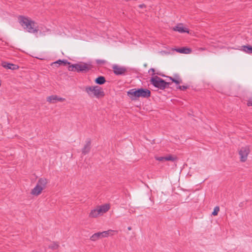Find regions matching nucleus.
I'll list each match as a JSON object with an SVG mask.
<instances>
[{
  "label": "nucleus",
  "instance_id": "obj_10",
  "mask_svg": "<svg viewBox=\"0 0 252 252\" xmlns=\"http://www.w3.org/2000/svg\"><path fill=\"white\" fill-rule=\"evenodd\" d=\"M171 51H176L179 53L188 54L191 53V49L189 48L183 47L178 48H172Z\"/></svg>",
  "mask_w": 252,
  "mask_h": 252
},
{
  "label": "nucleus",
  "instance_id": "obj_33",
  "mask_svg": "<svg viewBox=\"0 0 252 252\" xmlns=\"http://www.w3.org/2000/svg\"><path fill=\"white\" fill-rule=\"evenodd\" d=\"M128 230H131V227L130 226L128 227Z\"/></svg>",
  "mask_w": 252,
  "mask_h": 252
},
{
  "label": "nucleus",
  "instance_id": "obj_4",
  "mask_svg": "<svg viewBox=\"0 0 252 252\" xmlns=\"http://www.w3.org/2000/svg\"><path fill=\"white\" fill-rule=\"evenodd\" d=\"M150 82L154 87L162 90L167 88L171 84L170 82H166L158 76L152 77L150 80Z\"/></svg>",
  "mask_w": 252,
  "mask_h": 252
},
{
  "label": "nucleus",
  "instance_id": "obj_13",
  "mask_svg": "<svg viewBox=\"0 0 252 252\" xmlns=\"http://www.w3.org/2000/svg\"><path fill=\"white\" fill-rule=\"evenodd\" d=\"M174 77L168 76L167 77L172 81V82L175 83L176 84H180L182 83V80L180 78V76L178 74H174Z\"/></svg>",
  "mask_w": 252,
  "mask_h": 252
},
{
  "label": "nucleus",
  "instance_id": "obj_19",
  "mask_svg": "<svg viewBox=\"0 0 252 252\" xmlns=\"http://www.w3.org/2000/svg\"><path fill=\"white\" fill-rule=\"evenodd\" d=\"M101 238H103L101 232H98L94 234L91 237L90 239L93 241H95Z\"/></svg>",
  "mask_w": 252,
  "mask_h": 252
},
{
  "label": "nucleus",
  "instance_id": "obj_27",
  "mask_svg": "<svg viewBox=\"0 0 252 252\" xmlns=\"http://www.w3.org/2000/svg\"><path fill=\"white\" fill-rule=\"evenodd\" d=\"M189 88V86H179L177 87V89H179L182 91H185Z\"/></svg>",
  "mask_w": 252,
  "mask_h": 252
},
{
  "label": "nucleus",
  "instance_id": "obj_35",
  "mask_svg": "<svg viewBox=\"0 0 252 252\" xmlns=\"http://www.w3.org/2000/svg\"><path fill=\"white\" fill-rule=\"evenodd\" d=\"M2 63H8V62H3Z\"/></svg>",
  "mask_w": 252,
  "mask_h": 252
},
{
  "label": "nucleus",
  "instance_id": "obj_1",
  "mask_svg": "<svg viewBox=\"0 0 252 252\" xmlns=\"http://www.w3.org/2000/svg\"><path fill=\"white\" fill-rule=\"evenodd\" d=\"M18 20L20 25L28 32L34 33L39 31L37 24L29 18L20 16L18 18Z\"/></svg>",
  "mask_w": 252,
  "mask_h": 252
},
{
  "label": "nucleus",
  "instance_id": "obj_28",
  "mask_svg": "<svg viewBox=\"0 0 252 252\" xmlns=\"http://www.w3.org/2000/svg\"><path fill=\"white\" fill-rule=\"evenodd\" d=\"M156 159L160 161H164L165 160V157H156Z\"/></svg>",
  "mask_w": 252,
  "mask_h": 252
},
{
  "label": "nucleus",
  "instance_id": "obj_23",
  "mask_svg": "<svg viewBox=\"0 0 252 252\" xmlns=\"http://www.w3.org/2000/svg\"><path fill=\"white\" fill-rule=\"evenodd\" d=\"M176 159V158L174 157L171 155H169L167 156H165V161H174Z\"/></svg>",
  "mask_w": 252,
  "mask_h": 252
},
{
  "label": "nucleus",
  "instance_id": "obj_11",
  "mask_svg": "<svg viewBox=\"0 0 252 252\" xmlns=\"http://www.w3.org/2000/svg\"><path fill=\"white\" fill-rule=\"evenodd\" d=\"M173 30L180 33L189 32L188 29L184 28L182 24H179L174 27Z\"/></svg>",
  "mask_w": 252,
  "mask_h": 252
},
{
  "label": "nucleus",
  "instance_id": "obj_17",
  "mask_svg": "<svg viewBox=\"0 0 252 252\" xmlns=\"http://www.w3.org/2000/svg\"><path fill=\"white\" fill-rule=\"evenodd\" d=\"M117 232L118 231L116 230H113L110 229L107 231H104L101 232L102 237L103 238V237H108L109 235L112 236L114 235V233H117Z\"/></svg>",
  "mask_w": 252,
  "mask_h": 252
},
{
  "label": "nucleus",
  "instance_id": "obj_6",
  "mask_svg": "<svg viewBox=\"0 0 252 252\" xmlns=\"http://www.w3.org/2000/svg\"><path fill=\"white\" fill-rule=\"evenodd\" d=\"M113 72L116 75H125L127 72V68L117 64L113 66Z\"/></svg>",
  "mask_w": 252,
  "mask_h": 252
},
{
  "label": "nucleus",
  "instance_id": "obj_15",
  "mask_svg": "<svg viewBox=\"0 0 252 252\" xmlns=\"http://www.w3.org/2000/svg\"><path fill=\"white\" fill-rule=\"evenodd\" d=\"M242 51L249 54H252V46L244 45L242 46Z\"/></svg>",
  "mask_w": 252,
  "mask_h": 252
},
{
  "label": "nucleus",
  "instance_id": "obj_18",
  "mask_svg": "<svg viewBox=\"0 0 252 252\" xmlns=\"http://www.w3.org/2000/svg\"><path fill=\"white\" fill-rule=\"evenodd\" d=\"M95 83L98 85H102L106 82V79L104 76H99L95 79Z\"/></svg>",
  "mask_w": 252,
  "mask_h": 252
},
{
  "label": "nucleus",
  "instance_id": "obj_25",
  "mask_svg": "<svg viewBox=\"0 0 252 252\" xmlns=\"http://www.w3.org/2000/svg\"><path fill=\"white\" fill-rule=\"evenodd\" d=\"M59 247L58 244L53 243V244H51L49 246V248L52 249V250H56Z\"/></svg>",
  "mask_w": 252,
  "mask_h": 252
},
{
  "label": "nucleus",
  "instance_id": "obj_16",
  "mask_svg": "<svg viewBox=\"0 0 252 252\" xmlns=\"http://www.w3.org/2000/svg\"><path fill=\"white\" fill-rule=\"evenodd\" d=\"M4 68L6 69H10L11 70H15L19 68L17 64H2Z\"/></svg>",
  "mask_w": 252,
  "mask_h": 252
},
{
  "label": "nucleus",
  "instance_id": "obj_29",
  "mask_svg": "<svg viewBox=\"0 0 252 252\" xmlns=\"http://www.w3.org/2000/svg\"><path fill=\"white\" fill-rule=\"evenodd\" d=\"M247 104L249 106H252V96L249 98Z\"/></svg>",
  "mask_w": 252,
  "mask_h": 252
},
{
  "label": "nucleus",
  "instance_id": "obj_14",
  "mask_svg": "<svg viewBox=\"0 0 252 252\" xmlns=\"http://www.w3.org/2000/svg\"><path fill=\"white\" fill-rule=\"evenodd\" d=\"M43 189L41 187H39L38 186H36L32 190L31 194L37 196L40 194Z\"/></svg>",
  "mask_w": 252,
  "mask_h": 252
},
{
  "label": "nucleus",
  "instance_id": "obj_20",
  "mask_svg": "<svg viewBox=\"0 0 252 252\" xmlns=\"http://www.w3.org/2000/svg\"><path fill=\"white\" fill-rule=\"evenodd\" d=\"M100 211L98 208H96L92 210L89 214V217L90 218H96L99 214H100Z\"/></svg>",
  "mask_w": 252,
  "mask_h": 252
},
{
  "label": "nucleus",
  "instance_id": "obj_32",
  "mask_svg": "<svg viewBox=\"0 0 252 252\" xmlns=\"http://www.w3.org/2000/svg\"><path fill=\"white\" fill-rule=\"evenodd\" d=\"M144 6H145L144 4H140L139 5V7H141V8H142Z\"/></svg>",
  "mask_w": 252,
  "mask_h": 252
},
{
  "label": "nucleus",
  "instance_id": "obj_12",
  "mask_svg": "<svg viewBox=\"0 0 252 252\" xmlns=\"http://www.w3.org/2000/svg\"><path fill=\"white\" fill-rule=\"evenodd\" d=\"M47 183V180L46 178H41L38 180L36 185L39 187H41L43 189L46 187Z\"/></svg>",
  "mask_w": 252,
  "mask_h": 252
},
{
  "label": "nucleus",
  "instance_id": "obj_37",
  "mask_svg": "<svg viewBox=\"0 0 252 252\" xmlns=\"http://www.w3.org/2000/svg\"><path fill=\"white\" fill-rule=\"evenodd\" d=\"M59 65H60L61 64H58ZM63 65H66L67 64L64 63Z\"/></svg>",
  "mask_w": 252,
  "mask_h": 252
},
{
  "label": "nucleus",
  "instance_id": "obj_9",
  "mask_svg": "<svg viewBox=\"0 0 252 252\" xmlns=\"http://www.w3.org/2000/svg\"><path fill=\"white\" fill-rule=\"evenodd\" d=\"M91 149V140L90 138H88L86 141V144L82 150V154L84 155H86L88 154Z\"/></svg>",
  "mask_w": 252,
  "mask_h": 252
},
{
  "label": "nucleus",
  "instance_id": "obj_36",
  "mask_svg": "<svg viewBox=\"0 0 252 252\" xmlns=\"http://www.w3.org/2000/svg\"><path fill=\"white\" fill-rule=\"evenodd\" d=\"M87 63H92V62H89Z\"/></svg>",
  "mask_w": 252,
  "mask_h": 252
},
{
  "label": "nucleus",
  "instance_id": "obj_8",
  "mask_svg": "<svg viewBox=\"0 0 252 252\" xmlns=\"http://www.w3.org/2000/svg\"><path fill=\"white\" fill-rule=\"evenodd\" d=\"M65 100L64 98L59 97L57 95H52L47 97V101L52 103H55L57 101L62 102Z\"/></svg>",
  "mask_w": 252,
  "mask_h": 252
},
{
  "label": "nucleus",
  "instance_id": "obj_2",
  "mask_svg": "<svg viewBox=\"0 0 252 252\" xmlns=\"http://www.w3.org/2000/svg\"><path fill=\"white\" fill-rule=\"evenodd\" d=\"M151 91L144 88L132 89L127 92V95L131 100H136L140 97L143 98H148L151 96Z\"/></svg>",
  "mask_w": 252,
  "mask_h": 252
},
{
  "label": "nucleus",
  "instance_id": "obj_5",
  "mask_svg": "<svg viewBox=\"0 0 252 252\" xmlns=\"http://www.w3.org/2000/svg\"><path fill=\"white\" fill-rule=\"evenodd\" d=\"M68 69L69 71L83 72L89 70V65L90 64H68Z\"/></svg>",
  "mask_w": 252,
  "mask_h": 252
},
{
  "label": "nucleus",
  "instance_id": "obj_31",
  "mask_svg": "<svg viewBox=\"0 0 252 252\" xmlns=\"http://www.w3.org/2000/svg\"><path fill=\"white\" fill-rule=\"evenodd\" d=\"M150 71H152L153 72H155V69L154 68H151L149 70Z\"/></svg>",
  "mask_w": 252,
  "mask_h": 252
},
{
  "label": "nucleus",
  "instance_id": "obj_21",
  "mask_svg": "<svg viewBox=\"0 0 252 252\" xmlns=\"http://www.w3.org/2000/svg\"><path fill=\"white\" fill-rule=\"evenodd\" d=\"M109 205L107 204H105L104 205L101 206L98 209L100 211V213H105L108 211L109 209Z\"/></svg>",
  "mask_w": 252,
  "mask_h": 252
},
{
  "label": "nucleus",
  "instance_id": "obj_7",
  "mask_svg": "<svg viewBox=\"0 0 252 252\" xmlns=\"http://www.w3.org/2000/svg\"><path fill=\"white\" fill-rule=\"evenodd\" d=\"M250 152L249 146L242 147L239 151L240 159L242 162H245L247 159L248 155Z\"/></svg>",
  "mask_w": 252,
  "mask_h": 252
},
{
  "label": "nucleus",
  "instance_id": "obj_24",
  "mask_svg": "<svg viewBox=\"0 0 252 252\" xmlns=\"http://www.w3.org/2000/svg\"><path fill=\"white\" fill-rule=\"evenodd\" d=\"M220 211V208L219 206H216L215 207L214 211L212 213V215L213 216H217L218 214V212Z\"/></svg>",
  "mask_w": 252,
  "mask_h": 252
},
{
  "label": "nucleus",
  "instance_id": "obj_26",
  "mask_svg": "<svg viewBox=\"0 0 252 252\" xmlns=\"http://www.w3.org/2000/svg\"><path fill=\"white\" fill-rule=\"evenodd\" d=\"M52 63H70L66 60H61L59 59L57 61H54Z\"/></svg>",
  "mask_w": 252,
  "mask_h": 252
},
{
  "label": "nucleus",
  "instance_id": "obj_3",
  "mask_svg": "<svg viewBox=\"0 0 252 252\" xmlns=\"http://www.w3.org/2000/svg\"><path fill=\"white\" fill-rule=\"evenodd\" d=\"M85 91L90 96H94L97 98H99L103 97L105 95L102 88L98 86L87 87Z\"/></svg>",
  "mask_w": 252,
  "mask_h": 252
},
{
  "label": "nucleus",
  "instance_id": "obj_22",
  "mask_svg": "<svg viewBox=\"0 0 252 252\" xmlns=\"http://www.w3.org/2000/svg\"><path fill=\"white\" fill-rule=\"evenodd\" d=\"M172 48L167 49L166 50L164 51H160V54L162 55H169L170 54H172L174 52V51H171V49Z\"/></svg>",
  "mask_w": 252,
  "mask_h": 252
},
{
  "label": "nucleus",
  "instance_id": "obj_34",
  "mask_svg": "<svg viewBox=\"0 0 252 252\" xmlns=\"http://www.w3.org/2000/svg\"><path fill=\"white\" fill-rule=\"evenodd\" d=\"M77 63H84V62H77Z\"/></svg>",
  "mask_w": 252,
  "mask_h": 252
},
{
  "label": "nucleus",
  "instance_id": "obj_30",
  "mask_svg": "<svg viewBox=\"0 0 252 252\" xmlns=\"http://www.w3.org/2000/svg\"><path fill=\"white\" fill-rule=\"evenodd\" d=\"M96 63H106V61L103 60L97 59L95 61Z\"/></svg>",
  "mask_w": 252,
  "mask_h": 252
}]
</instances>
